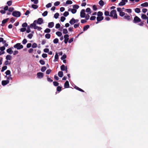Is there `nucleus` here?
<instances>
[{
    "instance_id": "f257e3e1",
    "label": "nucleus",
    "mask_w": 148,
    "mask_h": 148,
    "mask_svg": "<svg viewBox=\"0 0 148 148\" xmlns=\"http://www.w3.org/2000/svg\"><path fill=\"white\" fill-rule=\"evenodd\" d=\"M109 16L113 17L114 19H117V15L116 10H112L110 13Z\"/></svg>"
},
{
    "instance_id": "f03ea898",
    "label": "nucleus",
    "mask_w": 148,
    "mask_h": 148,
    "mask_svg": "<svg viewBox=\"0 0 148 148\" xmlns=\"http://www.w3.org/2000/svg\"><path fill=\"white\" fill-rule=\"evenodd\" d=\"M12 15L15 17H18L21 16V14L20 12L15 11L13 12Z\"/></svg>"
},
{
    "instance_id": "7ed1b4c3",
    "label": "nucleus",
    "mask_w": 148,
    "mask_h": 148,
    "mask_svg": "<svg viewBox=\"0 0 148 148\" xmlns=\"http://www.w3.org/2000/svg\"><path fill=\"white\" fill-rule=\"evenodd\" d=\"M14 47L17 50H20L23 48V46L20 43H17L14 46Z\"/></svg>"
},
{
    "instance_id": "20e7f679",
    "label": "nucleus",
    "mask_w": 148,
    "mask_h": 148,
    "mask_svg": "<svg viewBox=\"0 0 148 148\" xmlns=\"http://www.w3.org/2000/svg\"><path fill=\"white\" fill-rule=\"evenodd\" d=\"M117 10L119 13V14L120 16L123 17L124 16L125 12H123V10L121 8H117Z\"/></svg>"
},
{
    "instance_id": "39448f33",
    "label": "nucleus",
    "mask_w": 148,
    "mask_h": 148,
    "mask_svg": "<svg viewBox=\"0 0 148 148\" xmlns=\"http://www.w3.org/2000/svg\"><path fill=\"white\" fill-rule=\"evenodd\" d=\"M141 20L138 16H135L134 18V20L133 21V23H136L141 22Z\"/></svg>"
},
{
    "instance_id": "423d86ee",
    "label": "nucleus",
    "mask_w": 148,
    "mask_h": 148,
    "mask_svg": "<svg viewBox=\"0 0 148 148\" xmlns=\"http://www.w3.org/2000/svg\"><path fill=\"white\" fill-rule=\"evenodd\" d=\"M34 22L37 24L41 25L43 23V20L42 18H39L37 20H35Z\"/></svg>"
},
{
    "instance_id": "0eeeda50",
    "label": "nucleus",
    "mask_w": 148,
    "mask_h": 148,
    "mask_svg": "<svg viewBox=\"0 0 148 148\" xmlns=\"http://www.w3.org/2000/svg\"><path fill=\"white\" fill-rule=\"evenodd\" d=\"M85 10L84 9H82L80 11V16L81 18H84L85 17Z\"/></svg>"
},
{
    "instance_id": "6e6552de",
    "label": "nucleus",
    "mask_w": 148,
    "mask_h": 148,
    "mask_svg": "<svg viewBox=\"0 0 148 148\" xmlns=\"http://www.w3.org/2000/svg\"><path fill=\"white\" fill-rule=\"evenodd\" d=\"M128 2V0H122L119 3V6H123L126 3Z\"/></svg>"
},
{
    "instance_id": "1a4fd4ad",
    "label": "nucleus",
    "mask_w": 148,
    "mask_h": 148,
    "mask_svg": "<svg viewBox=\"0 0 148 148\" xmlns=\"http://www.w3.org/2000/svg\"><path fill=\"white\" fill-rule=\"evenodd\" d=\"M123 16L124 18L125 19H126L128 21H130V16L128 15L127 14L125 13V14Z\"/></svg>"
},
{
    "instance_id": "9d476101",
    "label": "nucleus",
    "mask_w": 148,
    "mask_h": 148,
    "mask_svg": "<svg viewBox=\"0 0 148 148\" xmlns=\"http://www.w3.org/2000/svg\"><path fill=\"white\" fill-rule=\"evenodd\" d=\"M64 42L65 44H66L69 39V35L66 34L64 35Z\"/></svg>"
},
{
    "instance_id": "9b49d317",
    "label": "nucleus",
    "mask_w": 148,
    "mask_h": 148,
    "mask_svg": "<svg viewBox=\"0 0 148 148\" xmlns=\"http://www.w3.org/2000/svg\"><path fill=\"white\" fill-rule=\"evenodd\" d=\"M37 76L38 78L41 79L43 77L44 75L42 73L38 72L37 73Z\"/></svg>"
},
{
    "instance_id": "f8f14e48",
    "label": "nucleus",
    "mask_w": 148,
    "mask_h": 148,
    "mask_svg": "<svg viewBox=\"0 0 148 148\" xmlns=\"http://www.w3.org/2000/svg\"><path fill=\"white\" fill-rule=\"evenodd\" d=\"M62 71H65L67 73V67L66 66H65L64 64H62L60 67Z\"/></svg>"
},
{
    "instance_id": "ddd939ff",
    "label": "nucleus",
    "mask_w": 148,
    "mask_h": 148,
    "mask_svg": "<svg viewBox=\"0 0 148 148\" xmlns=\"http://www.w3.org/2000/svg\"><path fill=\"white\" fill-rule=\"evenodd\" d=\"M9 82H10L9 80H3L1 82L2 85L3 86H5L8 84Z\"/></svg>"
},
{
    "instance_id": "4468645a",
    "label": "nucleus",
    "mask_w": 148,
    "mask_h": 148,
    "mask_svg": "<svg viewBox=\"0 0 148 148\" xmlns=\"http://www.w3.org/2000/svg\"><path fill=\"white\" fill-rule=\"evenodd\" d=\"M103 17H99L97 16V22H96V24H98L99 23V22L100 21L102 20L103 19Z\"/></svg>"
},
{
    "instance_id": "2eb2a0df",
    "label": "nucleus",
    "mask_w": 148,
    "mask_h": 148,
    "mask_svg": "<svg viewBox=\"0 0 148 148\" xmlns=\"http://www.w3.org/2000/svg\"><path fill=\"white\" fill-rule=\"evenodd\" d=\"M64 87L65 88H69V82L68 81H66L64 84Z\"/></svg>"
},
{
    "instance_id": "dca6fc26",
    "label": "nucleus",
    "mask_w": 148,
    "mask_h": 148,
    "mask_svg": "<svg viewBox=\"0 0 148 148\" xmlns=\"http://www.w3.org/2000/svg\"><path fill=\"white\" fill-rule=\"evenodd\" d=\"M54 25V23L53 22H51L48 23V27L50 28L53 27Z\"/></svg>"
},
{
    "instance_id": "f3484780",
    "label": "nucleus",
    "mask_w": 148,
    "mask_h": 148,
    "mask_svg": "<svg viewBox=\"0 0 148 148\" xmlns=\"http://www.w3.org/2000/svg\"><path fill=\"white\" fill-rule=\"evenodd\" d=\"M6 51L10 54H11L13 52V51L12 50V48H11L8 49L6 50Z\"/></svg>"
},
{
    "instance_id": "a211bd4d",
    "label": "nucleus",
    "mask_w": 148,
    "mask_h": 148,
    "mask_svg": "<svg viewBox=\"0 0 148 148\" xmlns=\"http://www.w3.org/2000/svg\"><path fill=\"white\" fill-rule=\"evenodd\" d=\"M69 23L71 25H72L74 24L75 23V18H72L70 21Z\"/></svg>"
},
{
    "instance_id": "6ab92c4d",
    "label": "nucleus",
    "mask_w": 148,
    "mask_h": 148,
    "mask_svg": "<svg viewBox=\"0 0 148 148\" xmlns=\"http://www.w3.org/2000/svg\"><path fill=\"white\" fill-rule=\"evenodd\" d=\"M58 53H56V54L55 56V59L54 60V61L55 62L58 61Z\"/></svg>"
},
{
    "instance_id": "aec40b11",
    "label": "nucleus",
    "mask_w": 148,
    "mask_h": 148,
    "mask_svg": "<svg viewBox=\"0 0 148 148\" xmlns=\"http://www.w3.org/2000/svg\"><path fill=\"white\" fill-rule=\"evenodd\" d=\"M8 19L9 18H7L3 20L2 22V24H1V25L2 26H3L4 25V24L7 22Z\"/></svg>"
},
{
    "instance_id": "412c9836",
    "label": "nucleus",
    "mask_w": 148,
    "mask_h": 148,
    "mask_svg": "<svg viewBox=\"0 0 148 148\" xmlns=\"http://www.w3.org/2000/svg\"><path fill=\"white\" fill-rule=\"evenodd\" d=\"M71 11V12L73 14L77 12V10L73 8L72 9H71L70 8L69 9H68V11Z\"/></svg>"
},
{
    "instance_id": "4be33fe9",
    "label": "nucleus",
    "mask_w": 148,
    "mask_h": 148,
    "mask_svg": "<svg viewBox=\"0 0 148 148\" xmlns=\"http://www.w3.org/2000/svg\"><path fill=\"white\" fill-rule=\"evenodd\" d=\"M140 6L143 7H147L148 6V3L147 2L143 3L140 5Z\"/></svg>"
},
{
    "instance_id": "5701e85b",
    "label": "nucleus",
    "mask_w": 148,
    "mask_h": 148,
    "mask_svg": "<svg viewBox=\"0 0 148 148\" xmlns=\"http://www.w3.org/2000/svg\"><path fill=\"white\" fill-rule=\"evenodd\" d=\"M141 17L142 19L144 20L148 19V17H147L146 15L144 14H142Z\"/></svg>"
},
{
    "instance_id": "b1692460",
    "label": "nucleus",
    "mask_w": 148,
    "mask_h": 148,
    "mask_svg": "<svg viewBox=\"0 0 148 148\" xmlns=\"http://www.w3.org/2000/svg\"><path fill=\"white\" fill-rule=\"evenodd\" d=\"M90 27V26L88 25H87L84 26L83 27V30L84 31H85L87 30Z\"/></svg>"
},
{
    "instance_id": "393cba45",
    "label": "nucleus",
    "mask_w": 148,
    "mask_h": 148,
    "mask_svg": "<svg viewBox=\"0 0 148 148\" xmlns=\"http://www.w3.org/2000/svg\"><path fill=\"white\" fill-rule=\"evenodd\" d=\"M74 88L76 89V90H77L80 91H81L82 92H84V91L81 88H79L77 86H75Z\"/></svg>"
},
{
    "instance_id": "a878e982",
    "label": "nucleus",
    "mask_w": 148,
    "mask_h": 148,
    "mask_svg": "<svg viewBox=\"0 0 148 148\" xmlns=\"http://www.w3.org/2000/svg\"><path fill=\"white\" fill-rule=\"evenodd\" d=\"M58 75L60 77H62L63 75V72L62 71H59L58 73Z\"/></svg>"
},
{
    "instance_id": "bb28decb",
    "label": "nucleus",
    "mask_w": 148,
    "mask_h": 148,
    "mask_svg": "<svg viewBox=\"0 0 148 148\" xmlns=\"http://www.w3.org/2000/svg\"><path fill=\"white\" fill-rule=\"evenodd\" d=\"M86 11L88 13V14H90L91 13V10L90 8H87L86 9Z\"/></svg>"
},
{
    "instance_id": "cd10ccee",
    "label": "nucleus",
    "mask_w": 148,
    "mask_h": 148,
    "mask_svg": "<svg viewBox=\"0 0 148 148\" xmlns=\"http://www.w3.org/2000/svg\"><path fill=\"white\" fill-rule=\"evenodd\" d=\"M47 69V67L45 66H42L41 69V71L42 72H44Z\"/></svg>"
},
{
    "instance_id": "c85d7f7f",
    "label": "nucleus",
    "mask_w": 148,
    "mask_h": 148,
    "mask_svg": "<svg viewBox=\"0 0 148 148\" xmlns=\"http://www.w3.org/2000/svg\"><path fill=\"white\" fill-rule=\"evenodd\" d=\"M12 56L10 55H8L6 57V59L7 60H10L11 59Z\"/></svg>"
},
{
    "instance_id": "c756f323",
    "label": "nucleus",
    "mask_w": 148,
    "mask_h": 148,
    "mask_svg": "<svg viewBox=\"0 0 148 148\" xmlns=\"http://www.w3.org/2000/svg\"><path fill=\"white\" fill-rule=\"evenodd\" d=\"M97 16H99V17H103L102 16L103 15V13L100 11L98 12H97Z\"/></svg>"
},
{
    "instance_id": "7c9ffc66",
    "label": "nucleus",
    "mask_w": 148,
    "mask_h": 148,
    "mask_svg": "<svg viewBox=\"0 0 148 148\" xmlns=\"http://www.w3.org/2000/svg\"><path fill=\"white\" fill-rule=\"evenodd\" d=\"M56 34L59 37H60L62 36V33L59 31H58L56 32Z\"/></svg>"
},
{
    "instance_id": "2f4dec72",
    "label": "nucleus",
    "mask_w": 148,
    "mask_h": 148,
    "mask_svg": "<svg viewBox=\"0 0 148 148\" xmlns=\"http://www.w3.org/2000/svg\"><path fill=\"white\" fill-rule=\"evenodd\" d=\"M7 68V67L6 66H3L2 68V69L1 71V72H3L5 70H6Z\"/></svg>"
},
{
    "instance_id": "473e14b6",
    "label": "nucleus",
    "mask_w": 148,
    "mask_h": 148,
    "mask_svg": "<svg viewBox=\"0 0 148 148\" xmlns=\"http://www.w3.org/2000/svg\"><path fill=\"white\" fill-rule=\"evenodd\" d=\"M35 4H32V8L34 9H36L38 8V6Z\"/></svg>"
},
{
    "instance_id": "72a5a7b5",
    "label": "nucleus",
    "mask_w": 148,
    "mask_h": 148,
    "mask_svg": "<svg viewBox=\"0 0 148 148\" xmlns=\"http://www.w3.org/2000/svg\"><path fill=\"white\" fill-rule=\"evenodd\" d=\"M135 11L137 13H139L140 12V9L138 8H136L135 9Z\"/></svg>"
},
{
    "instance_id": "f704fd0d",
    "label": "nucleus",
    "mask_w": 148,
    "mask_h": 148,
    "mask_svg": "<svg viewBox=\"0 0 148 148\" xmlns=\"http://www.w3.org/2000/svg\"><path fill=\"white\" fill-rule=\"evenodd\" d=\"M125 12L129 13H131L132 12V10L130 9H125Z\"/></svg>"
},
{
    "instance_id": "c9c22d12",
    "label": "nucleus",
    "mask_w": 148,
    "mask_h": 148,
    "mask_svg": "<svg viewBox=\"0 0 148 148\" xmlns=\"http://www.w3.org/2000/svg\"><path fill=\"white\" fill-rule=\"evenodd\" d=\"M99 4L101 6H102L104 5V2L102 0H100L99 2Z\"/></svg>"
},
{
    "instance_id": "e433bc0d",
    "label": "nucleus",
    "mask_w": 148,
    "mask_h": 148,
    "mask_svg": "<svg viewBox=\"0 0 148 148\" xmlns=\"http://www.w3.org/2000/svg\"><path fill=\"white\" fill-rule=\"evenodd\" d=\"M51 37V35L49 34H47L45 35V37L47 39H49Z\"/></svg>"
},
{
    "instance_id": "4c0bfd02",
    "label": "nucleus",
    "mask_w": 148,
    "mask_h": 148,
    "mask_svg": "<svg viewBox=\"0 0 148 148\" xmlns=\"http://www.w3.org/2000/svg\"><path fill=\"white\" fill-rule=\"evenodd\" d=\"M59 40L58 38H56L53 40V42L54 44H57Z\"/></svg>"
},
{
    "instance_id": "58836bf2",
    "label": "nucleus",
    "mask_w": 148,
    "mask_h": 148,
    "mask_svg": "<svg viewBox=\"0 0 148 148\" xmlns=\"http://www.w3.org/2000/svg\"><path fill=\"white\" fill-rule=\"evenodd\" d=\"M31 2H33L34 4H37L38 3V0H31Z\"/></svg>"
},
{
    "instance_id": "ea45409f",
    "label": "nucleus",
    "mask_w": 148,
    "mask_h": 148,
    "mask_svg": "<svg viewBox=\"0 0 148 148\" xmlns=\"http://www.w3.org/2000/svg\"><path fill=\"white\" fill-rule=\"evenodd\" d=\"M79 8V6L78 5H75L73 6V8L74 9H77Z\"/></svg>"
},
{
    "instance_id": "a19ab883",
    "label": "nucleus",
    "mask_w": 148,
    "mask_h": 148,
    "mask_svg": "<svg viewBox=\"0 0 148 148\" xmlns=\"http://www.w3.org/2000/svg\"><path fill=\"white\" fill-rule=\"evenodd\" d=\"M5 73L6 74V76L7 75H11V72H10V71L9 70H7L6 71V72Z\"/></svg>"
},
{
    "instance_id": "79ce46f5",
    "label": "nucleus",
    "mask_w": 148,
    "mask_h": 148,
    "mask_svg": "<svg viewBox=\"0 0 148 148\" xmlns=\"http://www.w3.org/2000/svg\"><path fill=\"white\" fill-rule=\"evenodd\" d=\"M59 16V14L58 13H56L54 15V18L56 19L58 18Z\"/></svg>"
},
{
    "instance_id": "37998d69",
    "label": "nucleus",
    "mask_w": 148,
    "mask_h": 148,
    "mask_svg": "<svg viewBox=\"0 0 148 148\" xmlns=\"http://www.w3.org/2000/svg\"><path fill=\"white\" fill-rule=\"evenodd\" d=\"M73 3V2L71 0H68L66 1V4H71Z\"/></svg>"
},
{
    "instance_id": "c03bdc74",
    "label": "nucleus",
    "mask_w": 148,
    "mask_h": 148,
    "mask_svg": "<svg viewBox=\"0 0 148 148\" xmlns=\"http://www.w3.org/2000/svg\"><path fill=\"white\" fill-rule=\"evenodd\" d=\"M64 16L66 17L69 15V12L67 11H65L63 14Z\"/></svg>"
},
{
    "instance_id": "a18cd8bd",
    "label": "nucleus",
    "mask_w": 148,
    "mask_h": 148,
    "mask_svg": "<svg viewBox=\"0 0 148 148\" xmlns=\"http://www.w3.org/2000/svg\"><path fill=\"white\" fill-rule=\"evenodd\" d=\"M63 33L64 34H67L68 33V31L66 29H63Z\"/></svg>"
},
{
    "instance_id": "49530a36",
    "label": "nucleus",
    "mask_w": 148,
    "mask_h": 148,
    "mask_svg": "<svg viewBox=\"0 0 148 148\" xmlns=\"http://www.w3.org/2000/svg\"><path fill=\"white\" fill-rule=\"evenodd\" d=\"M11 75H9V76H8V77H7V76L6 75L5 76V77L7 78V80H9H9H11L12 79V78L11 77Z\"/></svg>"
},
{
    "instance_id": "de8ad7c7",
    "label": "nucleus",
    "mask_w": 148,
    "mask_h": 148,
    "mask_svg": "<svg viewBox=\"0 0 148 148\" xmlns=\"http://www.w3.org/2000/svg\"><path fill=\"white\" fill-rule=\"evenodd\" d=\"M53 83L54 86H58L59 84L58 82L55 81L53 82Z\"/></svg>"
},
{
    "instance_id": "09e8293b",
    "label": "nucleus",
    "mask_w": 148,
    "mask_h": 148,
    "mask_svg": "<svg viewBox=\"0 0 148 148\" xmlns=\"http://www.w3.org/2000/svg\"><path fill=\"white\" fill-rule=\"evenodd\" d=\"M66 55L65 54H64V55L62 56L61 57V59L62 60H64L66 58Z\"/></svg>"
},
{
    "instance_id": "8fccbe9b",
    "label": "nucleus",
    "mask_w": 148,
    "mask_h": 148,
    "mask_svg": "<svg viewBox=\"0 0 148 148\" xmlns=\"http://www.w3.org/2000/svg\"><path fill=\"white\" fill-rule=\"evenodd\" d=\"M50 31L51 30L49 28H47L44 31L46 33H49L50 32Z\"/></svg>"
},
{
    "instance_id": "3c124183",
    "label": "nucleus",
    "mask_w": 148,
    "mask_h": 148,
    "mask_svg": "<svg viewBox=\"0 0 148 148\" xmlns=\"http://www.w3.org/2000/svg\"><path fill=\"white\" fill-rule=\"evenodd\" d=\"M89 14H87L86 15H85V17H84L85 18L86 20L87 21L90 18Z\"/></svg>"
},
{
    "instance_id": "603ef678",
    "label": "nucleus",
    "mask_w": 148,
    "mask_h": 148,
    "mask_svg": "<svg viewBox=\"0 0 148 148\" xmlns=\"http://www.w3.org/2000/svg\"><path fill=\"white\" fill-rule=\"evenodd\" d=\"M48 14V12L47 11H45L42 14L43 16H46Z\"/></svg>"
},
{
    "instance_id": "864d4df0",
    "label": "nucleus",
    "mask_w": 148,
    "mask_h": 148,
    "mask_svg": "<svg viewBox=\"0 0 148 148\" xmlns=\"http://www.w3.org/2000/svg\"><path fill=\"white\" fill-rule=\"evenodd\" d=\"M14 9L13 7H10L8 10V11L10 12H12L14 10Z\"/></svg>"
},
{
    "instance_id": "5fc2aeb1",
    "label": "nucleus",
    "mask_w": 148,
    "mask_h": 148,
    "mask_svg": "<svg viewBox=\"0 0 148 148\" xmlns=\"http://www.w3.org/2000/svg\"><path fill=\"white\" fill-rule=\"evenodd\" d=\"M30 27H30V26H28L27 27V30H26V32L27 33H29L30 32Z\"/></svg>"
},
{
    "instance_id": "6e6d98bb",
    "label": "nucleus",
    "mask_w": 148,
    "mask_h": 148,
    "mask_svg": "<svg viewBox=\"0 0 148 148\" xmlns=\"http://www.w3.org/2000/svg\"><path fill=\"white\" fill-rule=\"evenodd\" d=\"M39 62L42 65L45 64V61L43 60H41L39 61Z\"/></svg>"
},
{
    "instance_id": "4d7b16f0",
    "label": "nucleus",
    "mask_w": 148,
    "mask_h": 148,
    "mask_svg": "<svg viewBox=\"0 0 148 148\" xmlns=\"http://www.w3.org/2000/svg\"><path fill=\"white\" fill-rule=\"evenodd\" d=\"M52 6V4L51 3H48L46 6L47 8H48L51 7Z\"/></svg>"
},
{
    "instance_id": "13d9d810",
    "label": "nucleus",
    "mask_w": 148,
    "mask_h": 148,
    "mask_svg": "<svg viewBox=\"0 0 148 148\" xmlns=\"http://www.w3.org/2000/svg\"><path fill=\"white\" fill-rule=\"evenodd\" d=\"M104 14L106 16H109V12L108 11H106L104 12Z\"/></svg>"
},
{
    "instance_id": "bf43d9fd",
    "label": "nucleus",
    "mask_w": 148,
    "mask_h": 148,
    "mask_svg": "<svg viewBox=\"0 0 148 148\" xmlns=\"http://www.w3.org/2000/svg\"><path fill=\"white\" fill-rule=\"evenodd\" d=\"M65 19H66V18L64 17L63 16H62L61 17L60 21L61 22H64Z\"/></svg>"
},
{
    "instance_id": "052dcab7",
    "label": "nucleus",
    "mask_w": 148,
    "mask_h": 148,
    "mask_svg": "<svg viewBox=\"0 0 148 148\" xmlns=\"http://www.w3.org/2000/svg\"><path fill=\"white\" fill-rule=\"evenodd\" d=\"M87 22V20L86 19H82L81 21V22L82 24L84 23Z\"/></svg>"
},
{
    "instance_id": "680f3d73",
    "label": "nucleus",
    "mask_w": 148,
    "mask_h": 148,
    "mask_svg": "<svg viewBox=\"0 0 148 148\" xmlns=\"http://www.w3.org/2000/svg\"><path fill=\"white\" fill-rule=\"evenodd\" d=\"M33 36V35L32 34H29L27 36V37L29 39H31Z\"/></svg>"
},
{
    "instance_id": "e2e57ef3",
    "label": "nucleus",
    "mask_w": 148,
    "mask_h": 148,
    "mask_svg": "<svg viewBox=\"0 0 148 148\" xmlns=\"http://www.w3.org/2000/svg\"><path fill=\"white\" fill-rule=\"evenodd\" d=\"M27 42V41L26 39H24L22 42V44L23 45L26 44Z\"/></svg>"
},
{
    "instance_id": "0e129e2a",
    "label": "nucleus",
    "mask_w": 148,
    "mask_h": 148,
    "mask_svg": "<svg viewBox=\"0 0 148 148\" xmlns=\"http://www.w3.org/2000/svg\"><path fill=\"white\" fill-rule=\"evenodd\" d=\"M92 9L94 11H96L97 10V7L95 5H94L92 6Z\"/></svg>"
},
{
    "instance_id": "69168bd1",
    "label": "nucleus",
    "mask_w": 148,
    "mask_h": 148,
    "mask_svg": "<svg viewBox=\"0 0 148 148\" xmlns=\"http://www.w3.org/2000/svg\"><path fill=\"white\" fill-rule=\"evenodd\" d=\"M37 47V44L35 43H34L32 45V47L33 48H36Z\"/></svg>"
},
{
    "instance_id": "338daca9",
    "label": "nucleus",
    "mask_w": 148,
    "mask_h": 148,
    "mask_svg": "<svg viewBox=\"0 0 148 148\" xmlns=\"http://www.w3.org/2000/svg\"><path fill=\"white\" fill-rule=\"evenodd\" d=\"M62 87L60 86H58L57 88V90L58 92H60L61 90Z\"/></svg>"
},
{
    "instance_id": "774afa93",
    "label": "nucleus",
    "mask_w": 148,
    "mask_h": 148,
    "mask_svg": "<svg viewBox=\"0 0 148 148\" xmlns=\"http://www.w3.org/2000/svg\"><path fill=\"white\" fill-rule=\"evenodd\" d=\"M60 4V2L59 1H56L54 3V5L55 6H57Z\"/></svg>"
}]
</instances>
